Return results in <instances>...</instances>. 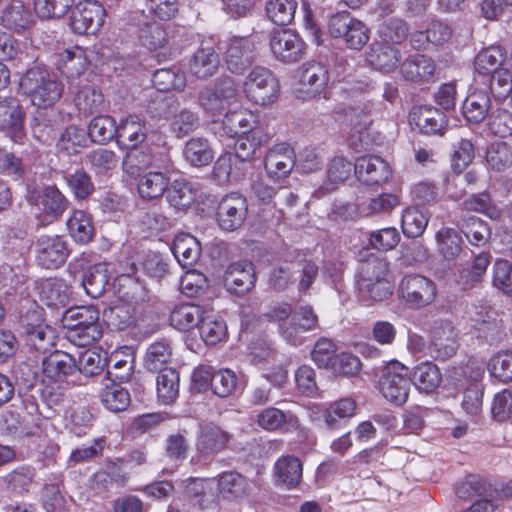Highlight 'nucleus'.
Instances as JSON below:
<instances>
[{"label": "nucleus", "mask_w": 512, "mask_h": 512, "mask_svg": "<svg viewBox=\"0 0 512 512\" xmlns=\"http://www.w3.org/2000/svg\"><path fill=\"white\" fill-rule=\"evenodd\" d=\"M67 339L76 346L85 347L102 337L99 312L94 306H78L65 311L62 318Z\"/></svg>", "instance_id": "nucleus-1"}, {"label": "nucleus", "mask_w": 512, "mask_h": 512, "mask_svg": "<svg viewBox=\"0 0 512 512\" xmlns=\"http://www.w3.org/2000/svg\"><path fill=\"white\" fill-rule=\"evenodd\" d=\"M20 88L34 106H53L63 93V84L57 77L38 67L29 69L20 80Z\"/></svg>", "instance_id": "nucleus-2"}, {"label": "nucleus", "mask_w": 512, "mask_h": 512, "mask_svg": "<svg viewBox=\"0 0 512 512\" xmlns=\"http://www.w3.org/2000/svg\"><path fill=\"white\" fill-rule=\"evenodd\" d=\"M388 274L389 265L385 259L371 255L362 261L356 275L360 293L374 301L386 299L392 293Z\"/></svg>", "instance_id": "nucleus-3"}, {"label": "nucleus", "mask_w": 512, "mask_h": 512, "mask_svg": "<svg viewBox=\"0 0 512 512\" xmlns=\"http://www.w3.org/2000/svg\"><path fill=\"white\" fill-rule=\"evenodd\" d=\"M151 109L157 117L170 121V130L177 138L187 136L198 127L197 114L181 108L179 100L173 95H157Z\"/></svg>", "instance_id": "nucleus-4"}, {"label": "nucleus", "mask_w": 512, "mask_h": 512, "mask_svg": "<svg viewBox=\"0 0 512 512\" xmlns=\"http://www.w3.org/2000/svg\"><path fill=\"white\" fill-rule=\"evenodd\" d=\"M410 372L408 367L398 361L390 362L383 369L379 388L389 402L401 406L406 403L410 391Z\"/></svg>", "instance_id": "nucleus-5"}, {"label": "nucleus", "mask_w": 512, "mask_h": 512, "mask_svg": "<svg viewBox=\"0 0 512 512\" xmlns=\"http://www.w3.org/2000/svg\"><path fill=\"white\" fill-rule=\"evenodd\" d=\"M398 294L409 307L419 309L434 302L437 289L431 279L419 274H408L401 279Z\"/></svg>", "instance_id": "nucleus-6"}, {"label": "nucleus", "mask_w": 512, "mask_h": 512, "mask_svg": "<svg viewBox=\"0 0 512 512\" xmlns=\"http://www.w3.org/2000/svg\"><path fill=\"white\" fill-rule=\"evenodd\" d=\"M243 91L250 102L267 105L276 99L278 81L269 69L257 66L246 77Z\"/></svg>", "instance_id": "nucleus-7"}, {"label": "nucleus", "mask_w": 512, "mask_h": 512, "mask_svg": "<svg viewBox=\"0 0 512 512\" xmlns=\"http://www.w3.org/2000/svg\"><path fill=\"white\" fill-rule=\"evenodd\" d=\"M459 346L458 331L453 323L436 320L430 330L429 355L435 360L446 361L456 355Z\"/></svg>", "instance_id": "nucleus-8"}, {"label": "nucleus", "mask_w": 512, "mask_h": 512, "mask_svg": "<svg viewBox=\"0 0 512 512\" xmlns=\"http://www.w3.org/2000/svg\"><path fill=\"white\" fill-rule=\"evenodd\" d=\"M329 32L335 38H343L351 49H361L369 40V29L348 12H338L329 20Z\"/></svg>", "instance_id": "nucleus-9"}, {"label": "nucleus", "mask_w": 512, "mask_h": 512, "mask_svg": "<svg viewBox=\"0 0 512 512\" xmlns=\"http://www.w3.org/2000/svg\"><path fill=\"white\" fill-rule=\"evenodd\" d=\"M257 58L256 43L250 37L230 38L224 51L227 69L235 75H243Z\"/></svg>", "instance_id": "nucleus-10"}, {"label": "nucleus", "mask_w": 512, "mask_h": 512, "mask_svg": "<svg viewBox=\"0 0 512 512\" xmlns=\"http://www.w3.org/2000/svg\"><path fill=\"white\" fill-rule=\"evenodd\" d=\"M105 10L94 0L79 2L70 15V27L77 34L97 32L104 23Z\"/></svg>", "instance_id": "nucleus-11"}, {"label": "nucleus", "mask_w": 512, "mask_h": 512, "mask_svg": "<svg viewBox=\"0 0 512 512\" xmlns=\"http://www.w3.org/2000/svg\"><path fill=\"white\" fill-rule=\"evenodd\" d=\"M371 108V104L365 103L363 106H351L345 111L346 120L351 125L348 141L355 151L369 149L368 128L371 124Z\"/></svg>", "instance_id": "nucleus-12"}, {"label": "nucleus", "mask_w": 512, "mask_h": 512, "mask_svg": "<svg viewBox=\"0 0 512 512\" xmlns=\"http://www.w3.org/2000/svg\"><path fill=\"white\" fill-rule=\"evenodd\" d=\"M270 49L278 60L293 63L303 57L305 44L297 33L284 29L272 33Z\"/></svg>", "instance_id": "nucleus-13"}, {"label": "nucleus", "mask_w": 512, "mask_h": 512, "mask_svg": "<svg viewBox=\"0 0 512 512\" xmlns=\"http://www.w3.org/2000/svg\"><path fill=\"white\" fill-rule=\"evenodd\" d=\"M69 255L68 245L59 236H41L36 243V259L46 269L62 266Z\"/></svg>", "instance_id": "nucleus-14"}, {"label": "nucleus", "mask_w": 512, "mask_h": 512, "mask_svg": "<svg viewBox=\"0 0 512 512\" xmlns=\"http://www.w3.org/2000/svg\"><path fill=\"white\" fill-rule=\"evenodd\" d=\"M246 215V199L238 193H231L225 196L219 203L217 221L221 229L234 231L241 227L246 219Z\"/></svg>", "instance_id": "nucleus-15"}, {"label": "nucleus", "mask_w": 512, "mask_h": 512, "mask_svg": "<svg viewBox=\"0 0 512 512\" xmlns=\"http://www.w3.org/2000/svg\"><path fill=\"white\" fill-rule=\"evenodd\" d=\"M148 131L149 127L143 116L130 114L120 119L116 142L120 148H136L146 140Z\"/></svg>", "instance_id": "nucleus-16"}, {"label": "nucleus", "mask_w": 512, "mask_h": 512, "mask_svg": "<svg viewBox=\"0 0 512 512\" xmlns=\"http://www.w3.org/2000/svg\"><path fill=\"white\" fill-rule=\"evenodd\" d=\"M366 61L381 73H391L402 65V54L388 42L374 41L366 51Z\"/></svg>", "instance_id": "nucleus-17"}, {"label": "nucleus", "mask_w": 512, "mask_h": 512, "mask_svg": "<svg viewBox=\"0 0 512 512\" xmlns=\"http://www.w3.org/2000/svg\"><path fill=\"white\" fill-rule=\"evenodd\" d=\"M256 281L252 262L241 260L231 263L224 273V286L234 294L243 295L249 292Z\"/></svg>", "instance_id": "nucleus-18"}, {"label": "nucleus", "mask_w": 512, "mask_h": 512, "mask_svg": "<svg viewBox=\"0 0 512 512\" xmlns=\"http://www.w3.org/2000/svg\"><path fill=\"white\" fill-rule=\"evenodd\" d=\"M354 171L357 179L366 185H380L385 183L391 175L388 163L374 155L358 157L354 164Z\"/></svg>", "instance_id": "nucleus-19"}, {"label": "nucleus", "mask_w": 512, "mask_h": 512, "mask_svg": "<svg viewBox=\"0 0 512 512\" xmlns=\"http://www.w3.org/2000/svg\"><path fill=\"white\" fill-rule=\"evenodd\" d=\"M219 64L220 59L216 51L215 41L209 38L203 40L193 54L189 69L198 79H207L218 71Z\"/></svg>", "instance_id": "nucleus-20"}, {"label": "nucleus", "mask_w": 512, "mask_h": 512, "mask_svg": "<svg viewBox=\"0 0 512 512\" xmlns=\"http://www.w3.org/2000/svg\"><path fill=\"white\" fill-rule=\"evenodd\" d=\"M410 124L423 134H443L447 125L446 116L432 106L414 107L409 114Z\"/></svg>", "instance_id": "nucleus-21"}, {"label": "nucleus", "mask_w": 512, "mask_h": 512, "mask_svg": "<svg viewBox=\"0 0 512 512\" xmlns=\"http://www.w3.org/2000/svg\"><path fill=\"white\" fill-rule=\"evenodd\" d=\"M33 24L34 17L22 1L13 0L1 11L0 25L9 31L20 34L29 30Z\"/></svg>", "instance_id": "nucleus-22"}, {"label": "nucleus", "mask_w": 512, "mask_h": 512, "mask_svg": "<svg viewBox=\"0 0 512 512\" xmlns=\"http://www.w3.org/2000/svg\"><path fill=\"white\" fill-rule=\"evenodd\" d=\"M292 309L290 305L283 304L272 308L265 316L272 322L277 323L280 336L290 345L297 346L304 340V332L290 318Z\"/></svg>", "instance_id": "nucleus-23"}, {"label": "nucleus", "mask_w": 512, "mask_h": 512, "mask_svg": "<svg viewBox=\"0 0 512 512\" xmlns=\"http://www.w3.org/2000/svg\"><path fill=\"white\" fill-rule=\"evenodd\" d=\"M328 82V71L319 62H307L300 70L299 92L303 98L314 97L319 94Z\"/></svg>", "instance_id": "nucleus-24"}, {"label": "nucleus", "mask_w": 512, "mask_h": 512, "mask_svg": "<svg viewBox=\"0 0 512 512\" xmlns=\"http://www.w3.org/2000/svg\"><path fill=\"white\" fill-rule=\"evenodd\" d=\"M264 164L270 176L285 177L296 165L294 151L287 144L275 145L266 154Z\"/></svg>", "instance_id": "nucleus-25"}, {"label": "nucleus", "mask_w": 512, "mask_h": 512, "mask_svg": "<svg viewBox=\"0 0 512 512\" xmlns=\"http://www.w3.org/2000/svg\"><path fill=\"white\" fill-rule=\"evenodd\" d=\"M218 495L226 500H236L250 494L251 482L236 471H226L217 478Z\"/></svg>", "instance_id": "nucleus-26"}, {"label": "nucleus", "mask_w": 512, "mask_h": 512, "mask_svg": "<svg viewBox=\"0 0 512 512\" xmlns=\"http://www.w3.org/2000/svg\"><path fill=\"white\" fill-rule=\"evenodd\" d=\"M230 440L228 432L209 423L201 426L197 439V449L202 455H215L223 451Z\"/></svg>", "instance_id": "nucleus-27"}, {"label": "nucleus", "mask_w": 512, "mask_h": 512, "mask_svg": "<svg viewBox=\"0 0 512 512\" xmlns=\"http://www.w3.org/2000/svg\"><path fill=\"white\" fill-rule=\"evenodd\" d=\"M69 201L55 186L45 187L38 195L36 205L50 222L58 220L68 208Z\"/></svg>", "instance_id": "nucleus-28"}, {"label": "nucleus", "mask_w": 512, "mask_h": 512, "mask_svg": "<svg viewBox=\"0 0 512 512\" xmlns=\"http://www.w3.org/2000/svg\"><path fill=\"white\" fill-rule=\"evenodd\" d=\"M201 250L199 240L189 233H179L174 238L172 253L183 268L196 264Z\"/></svg>", "instance_id": "nucleus-29"}, {"label": "nucleus", "mask_w": 512, "mask_h": 512, "mask_svg": "<svg viewBox=\"0 0 512 512\" xmlns=\"http://www.w3.org/2000/svg\"><path fill=\"white\" fill-rule=\"evenodd\" d=\"M43 373L51 381H62L76 368V360L68 353L55 351L42 362Z\"/></svg>", "instance_id": "nucleus-30"}, {"label": "nucleus", "mask_w": 512, "mask_h": 512, "mask_svg": "<svg viewBox=\"0 0 512 512\" xmlns=\"http://www.w3.org/2000/svg\"><path fill=\"white\" fill-rule=\"evenodd\" d=\"M442 381V375L438 366L430 361L422 362L413 368L410 383L423 393L435 391Z\"/></svg>", "instance_id": "nucleus-31"}, {"label": "nucleus", "mask_w": 512, "mask_h": 512, "mask_svg": "<svg viewBox=\"0 0 512 512\" xmlns=\"http://www.w3.org/2000/svg\"><path fill=\"white\" fill-rule=\"evenodd\" d=\"M436 67L434 61L425 55H414L402 62L401 73L411 81H429L433 78Z\"/></svg>", "instance_id": "nucleus-32"}, {"label": "nucleus", "mask_w": 512, "mask_h": 512, "mask_svg": "<svg viewBox=\"0 0 512 512\" xmlns=\"http://www.w3.org/2000/svg\"><path fill=\"white\" fill-rule=\"evenodd\" d=\"M256 124V116L243 108L227 112L222 121L223 130L229 137L246 134L254 128H260Z\"/></svg>", "instance_id": "nucleus-33"}, {"label": "nucleus", "mask_w": 512, "mask_h": 512, "mask_svg": "<svg viewBox=\"0 0 512 512\" xmlns=\"http://www.w3.org/2000/svg\"><path fill=\"white\" fill-rule=\"evenodd\" d=\"M67 228L72 239L79 244L89 243L95 235L91 215L82 210L73 211L67 220Z\"/></svg>", "instance_id": "nucleus-34"}, {"label": "nucleus", "mask_w": 512, "mask_h": 512, "mask_svg": "<svg viewBox=\"0 0 512 512\" xmlns=\"http://www.w3.org/2000/svg\"><path fill=\"white\" fill-rule=\"evenodd\" d=\"M169 177L160 171H149L138 179L137 190L145 199H157L168 189Z\"/></svg>", "instance_id": "nucleus-35"}, {"label": "nucleus", "mask_w": 512, "mask_h": 512, "mask_svg": "<svg viewBox=\"0 0 512 512\" xmlns=\"http://www.w3.org/2000/svg\"><path fill=\"white\" fill-rule=\"evenodd\" d=\"M490 105L489 94L484 90H475L466 97L462 113L468 121L480 123L486 118Z\"/></svg>", "instance_id": "nucleus-36"}, {"label": "nucleus", "mask_w": 512, "mask_h": 512, "mask_svg": "<svg viewBox=\"0 0 512 512\" xmlns=\"http://www.w3.org/2000/svg\"><path fill=\"white\" fill-rule=\"evenodd\" d=\"M204 315L203 309L192 303H184L174 307L170 314V324L178 330L198 327Z\"/></svg>", "instance_id": "nucleus-37"}, {"label": "nucleus", "mask_w": 512, "mask_h": 512, "mask_svg": "<svg viewBox=\"0 0 512 512\" xmlns=\"http://www.w3.org/2000/svg\"><path fill=\"white\" fill-rule=\"evenodd\" d=\"M235 143V158L241 161H249L254 158L256 151L267 140V135L262 128H254L246 134L237 135Z\"/></svg>", "instance_id": "nucleus-38"}, {"label": "nucleus", "mask_w": 512, "mask_h": 512, "mask_svg": "<svg viewBox=\"0 0 512 512\" xmlns=\"http://www.w3.org/2000/svg\"><path fill=\"white\" fill-rule=\"evenodd\" d=\"M24 113L13 97L0 99V129L17 133L22 129Z\"/></svg>", "instance_id": "nucleus-39"}, {"label": "nucleus", "mask_w": 512, "mask_h": 512, "mask_svg": "<svg viewBox=\"0 0 512 512\" xmlns=\"http://www.w3.org/2000/svg\"><path fill=\"white\" fill-rule=\"evenodd\" d=\"M506 50L499 45L482 49L474 59V69L478 74L488 75L500 69L506 58Z\"/></svg>", "instance_id": "nucleus-40"}, {"label": "nucleus", "mask_w": 512, "mask_h": 512, "mask_svg": "<svg viewBox=\"0 0 512 512\" xmlns=\"http://www.w3.org/2000/svg\"><path fill=\"white\" fill-rule=\"evenodd\" d=\"M275 476L278 482L293 488L302 478V463L294 456H283L275 463Z\"/></svg>", "instance_id": "nucleus-41"}, {"label": "nucleus", "mask_w": 512, "mask_h": 512, "mask_svg": "<svg viewBox=\"0 0 512 512\" xmlns=\"http://www.w3.org/2000/svg\"><path fill=\"white\" fill-rule=\"evenodd\" d=\"M107 272V264L98 263L83 273L81 283L87 295L98 298L104 293L108 284Z\"/></svg>", "instance_id": "nucleus-42"}, {"label": "nucleus", "mask_w": 512, "mask_h": 512, "mask_svg": "<svg viewBox=\"0 0 512 512\" xmlns=\"http://www.w3.org/2000/svg\"><path fill=\"white\" fill-rule=\"evenodd\" d=\"M158 373L156 378L158 400L163 404H170L179 394V374L175 369H164Z\"/></svg>", "instance_id": "nucleus-43"}, {"label": "nucleus", "mask_w": 512, "mask_h": 512, "mask_svg": "<svg viewBox=\"0 0 512 512\" xmlns=\"http://www.w3.org/2000/svg\"><path fill=\"white\" fill-rule=\"evenodd\" d=\"M168 40L166 29L158 22H148L140 28L139 41L143 47L150 51L165 49Z\"/></svg>", "instance_id": "nucleus-44"}, {"label": "nucleus", "mask_w": 512, "mask_h": 512, "mask_svg": "<svg viewBox=\"0 0 512 512\" xmlns=\"http://www.w3.org/2000/svg\"><path fill=\"white\" fill-rule=\"evenodd\" d=\"M134 308L129 303L117 302L104 311V320L111 330L122 331L133 323Z\"/></svg>", "instance_id": "nucleus-45"}, {"label": "nucleus", "mask_w": 512, "mask_h": 512, "mask_svg": "<svg viewBox=\"0 0 512 512\" xmlns=\"http://www.w3.org/2000/svg\"><path fill=\"white\" fill-rule=\"evenodd\" d=\"M429 222V214L417 207H409L402 214L401 227L408 238L421 236Z\"/></svg>", "instance_id": "nucleus-46"}, {"label": "nucleus", "mask_w": 512, "mask_h": 512, "mask_svg": "<svg viewBox=\"0 0 512 512\" xmlns=\"http://www.w3.org/2000/svg\"><path fill=\"white\" fill-rule=\"evenodd\" d=\"M172 357L170 345L165 341L152 343L146 350L144 356V366L151 372H161L169 369L167 364Z\"/></svg>", "instance_id": "nucleus-47"}, {"label": "nucleus", "mask_w": 512, "mask_h": 512, "mask_svg": "<svg viewBox=\"0 0 512 512\" xmlns=\"http://www.w3.org/2000/svg\"><path fill=\"white\" fill-rule=\"evenodd\" d=\"M198 330L202 340L209 345H215L227 336V326L224 320L212 314L203 315Z\"/></svg>", "instance_id": "nucleus-48"}, {"label": "nucleus", "mask_w": 512, "mask_h": 512, "mask_svg": "<svg viewBox=\"0 0 512 512\" xmlns=\"http://www.w3.org/2000/svg\"><path fill=\"white\" fill-rule=\"evenodd\" d=\"M435 238L438 251L446 260H454L459 256L463 241L456 230L442 227L436 233Z\"/></svg>", "instance_id": "nucleus-49"}, {"label": "nucleus", "mask_w": 512, "mask_h": 512, "mask_svg": "<svg viewBox=\"0 0 512 512\" xmlns=\"http://www.w3.org/2000/svg\"><path fill=\"white\" fill-rule=\"evenodd\" d=\"M167 201L177 209H184L190 206L196 196L193 185L183 179L174 180L167 189Z\"/></svg>", "instance_id": "nucleus-50"}, {"label": "nucleus", "mask_w": 512, "mask_h": 512, "mask_svg": "<svg viewBox=\"0 0 512 512\" xmlns=\"http://www.w3.org/2000/svg\"><path fill=\"white\" fill-rule=\"evenodd\" d=\"M297 6L296 0H268L265 9L274 24L286 26L294 19Z\"/></svg>", "instance_id": "nucleus-51"}, {"label": "nucleus", "mask_w": 512, "mask_h": 512, "mask_svg": "<svg viewBox=\"0 0 512 512\" xmlns=\"http://www.w3.org/2000/svg\"><path fill=\"white\" fill-rule=\"evenodd\" d=\"M484 376L483 367L476 360H469L467 363L454 366L448 374V379L457 387L464 385V382L470 384H479Z\"/></svg>", "instance_id": "nucleus-52"}, {"label": "nucleus", "mask_w": 512, "mask_h": 512, "mask_svg": "<svg viewBox=\"0 0 512 512\" xmlns=\"http://www.w3.org/2000/svg\"><path fill=\"white\" fill-rule=\"evenodd\" d=\"M489 375L502 383L512 381V351L502 350L493 354L488 363Z\"/></svg>", "instance_id": "nucleus-53"}, {"label": "nucleus", "mask_w": 512, "mask_h": 512, "mask_svg": "<svg viewBox=\"0 0 512 512\" xmlns=\"http://www.w3.org/2000/svg\"><path fill=\"white\" fill-rule=\"evenodd\" d=\"M86 143V131L77 126H69L60 134L57 147L67 155H75L86 146Z\"/></svg>", "instance_id": "nucleus-54"}, {"label": "nucleus", "mask_w": 512, "mask_h": 512, "mask_svg": "<svg viewBox=\"0 0 512 512\" xmlns=\"http://www.w3.org/2000/svg\"><path fill=\"white\" fill-rule=\"evenodd\" d=\"M184 157L193 166L208 165L214 158L208 142L202 138L190 139L184 147Z\"/></svg>", "instance_id": "nucleus-55"}, {"label": "nucleus", "mask_w": 512, "mask_h": 512, "mask_svg": "<svg viewBox=\"0 0 512 512\" xmlns=\"http://www.w3.org/2000/svg\"><path fill=\"white\" fill-rule=\"evenodd\" d=\"M117 125L110 116H98L91 120L87 135L94 143L104 144L116 139Z\"/></svg>", "instance_id": "nucleus-56"}, {"label": "nucleus", "mask_w": 512, "mask_h": 512, "mask_svg": "<svg viewBox=\"0 0 512 512\" xmlns=\"http://www.w3.org/2000/svg\"><path fill=\"white\" fill-rule=\"evenodd\" d=\"M457 226L474 246L484 245L491 235L487 224L478 217L463 219L461 222H457Z\"/></svg>", "instance_id": "nucleus-57"}, {"label": "nucleus", "mask_w": 512, "mask_h": 512, "mask_svg": "<svg viewBox=\"0 0 512 512\" xmlns=\"http://www.w3.org/2000/svg\"><path fill=\"white\" fill-rule=\"evenodd\" d=\"M75 105L79 112L91 115L100 112L104 106L103 94L91 86L81 88L75 96Z\"/></svg>", "instance_id": "nucleus-58"}, {"label": "nucleus", "mask_w": 512, "mask_h": 512, "mask_svg": "<svg viewBox=\"0 0 512 512\" xmlns=\"http://www.w3.org/2000/svg\"><path fill=\"white\" fill-rule=\"evenodd\" d=\"M399 204L400 202L397 195L392 193H382L362 202L359 205V209L364 216H373L390 213Z\"/></svg>", "instance_id": "nucleus-59"}, {"label": "nucleus", "mask_w": 512, "mask_h": 512, "mask_svg": "<svg viewBox=\"0 0 512 512\" xmlns=\"http://www.w3.org/2000/svg\"><path fill=\"white\" fill-rule=\"evenodd\" d=\"M352 163L343 157H335L331 160L328 172L327 183L321 187L323 193H329L336 189V187L343 183L351 174Z\"/></svg>", "instance_id": "nucleus-60"}, {"label": "nucleus", "mask_w": 512, "mask_h": 512, "mask_svg": "<svg viewBox=\"0 0 512 512\" xmlns=\"http://www.w3.org/2000/svg\"><path fill=\"white\" fill-rule=\"evenodd\" d=\"M153 84L158 91L182 90L186 86V77L179 69L162 68L154 73Z\"/></svg>", "instance_id": "nucleus-61"}, {"label": "nucleus", "mask_w": 512, "mask_h": 512, "mask_svg": "<svg viewBox=\"0 0 512 512\" xmlns=\"http://www.w3.org/2000/svg\"><path fill=\"white\" fill-rule=\"evenodd\" d=\"M64 178L67 186L76 199H86L95 190L90 175L82 169L76 170L73 173H68Z\"/></svg>", "instance_id": "nucleus-62"}, {"label": "nucleus", "mask_w": 512, "mask_h": 512, "mask_svg": "<svg viewBox=\"0 0 512 512\" xmlns=\"http://www.w3.org/2000/svg\"><path fill=\"white\" fill-rule=\"evenodd\" d=\"M101 402L112 412L124 411L130 404V394L119 384H112L103 390Z\"/></svg>", "instance_id": "nucleus-63"}, {"label": "nucleus", "mask_w": 512, "mask_h": 512, "mask_svg": "<svg viewBox=\"0 0 512 512\" xmlns=\"http://www.w3.org/2000/svg\"><path fill=\"white\" fill-rule=\"evenodd\" d=\"M486 161L495 171H503L512 165V149L505 142H496L487 150Z\"/></svg>", "instance_id": "nucleus-64"}]
</instances>
